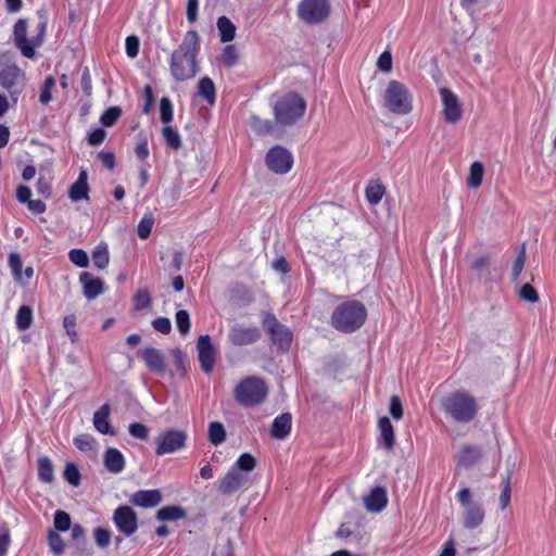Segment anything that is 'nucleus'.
Instances as JSON below:
<instances>
[{
    "mask_svg": "<svg viewBox=\"0 0 556 556\" xmlns=\"http://www.w3.org/2000/svg\"><path fill=\"white\" fill-rule=\"evenodd\" d=\"M483 175H484L483 164L478 161L473 162L469 168L467 185L473 189L479 188L482 184Z\"/></svg>",
    "mask_w": 556,
    "mask_h": 556,
    "instance_id": "c9c22d12",
    "label": "nucleus"
},
{
    "mask_svg": "<svg viewBox=\"0 0 556 556\" xmlns=\"http://www.w3.org/2000/svg\"><path fill=\"white\" fill-rule=\"evenodd\" d=\"M216 26L219 33V40L223 43L230 42L236 37V25L228 18L223 15L217 18Z\"/></svg>",
    "mask_w": 556,
    "mask_h": 556,
    "instance_id": "c756f323",
    "label": "nucleus"
},
{
    "mask_svg": "<svg viewBox=\"0 0 556 556\" xmlns=\"http://www.w3.org/2000/svg\"><path fill=\"white\" fill-rule=\"evenodd\" d=\"M53 525L56 531L66 532L72 527L70 514L61 509L56 510L53 517Z\"/></svg>",
    "mask_w": 556,
    "mask_h": 556,
    "instance_id": "79ce46f5",
    "label": "nucleus"
},
{
    "mask_svg": "<svg viewBox=\"0 0 556 556\" xmlns=\"http://www.w3.org/2000/svg\"><path fill=\"white\" fill-rule=\"evenodd\" d=\"M134 301H135V308L137 311H141V309H144L150 306L152 299H151V295L148 290H139L135 294Z\"/></svg>",
    "mask_w": 556,
    "mask_h": 556,
    "instance_id": "13d9d810",
    "label": "nucleus"
},
{
    "mask_svg": "<svg viewBox=\"0 0 556 556\" xmlns=\"http://www.w3.org/2000/svg\"><path fill=\"white\" fill-rule=\"evenodd\" d=\"M163 500L162 493L157 489L153 490H139L135 492L129 502L138 507L152 508L157 506Z\"/></svg>",
    "mask_w": 556,
    "mask_h": 556,
    "instance_id": "412c9836",
    "label": "nucleus"
},
{
    "mask_svg": "<svg viewBox=\"0 0 556 556\" xmlns=\"http://www.w3.org/2000/svg\"><path fill=\"white\" fill-rule=\"evenodd\" d=\"M227 338L235 346L250 345L261 339V330L256 326L235 324L230 327Z\"/></svg>",
    "mask_w": 556,
    "mask_h": 556,
    "instance_id": "2eb2a0df",
    "label": "nucleus"
},
{
    "mask_svg": "<svg viewBox=\"0 0 556 556\" xmlns=\"http://www.w3.org/2000/svg\"><path fill=\"white\" fill-rule=\"evenodd\" d=\"M111 407L109 404H103L93 415V426L97 431L102 434L114 435L115 431L111 426L109 416Z\"/></svg>",
    "mask_w": 556,
    "mask_h": 556,
    "instance_id": "cd10ccee",
    "label": "nucleus"
},
{
    "mask_svg": "<svg viewBox=\"0 0 556 556\" xmlns=\"http://www.w3.org/2000/svg\"><path fill=\"white\" fill-rule=\"evenodd\" d=\"M176 326L178 331L185 336L190 331V316L189 313L185 309H180L176 313L175 316Z\"/></svg>",
    "mask_w": 556,
    "mask_h": 556,
    "instance_id": "3c124183",
    "label": "nucleus"
},
{
    "mask_svg": "<svg viewBox=\"0 0 556 556\" xmlns=\"http://www.w3.org/2000/svg\"><path fill=\"white\" fill-rule=\"evenodd\" d=\"M48 545L50 552L55 556L62 555L65 551V543L62 536L52 529L48 531Z\"/></svg>",
    "mask_w": 556,
    "mask_h": 556,
    "instance_id": "ea45409f",
    "label": "nucleus"
},
{
    "mask_svg": "<svg viewBox=\"0 0 556 556\" xmlns=\"http://www.w3.org/2000/svg\"><path fill=\"white\" fill-rule=\"evenodd\" d=\"M220 60L226 67L235 66L239 61V53L236 46H226L222 51Z\"/></svg>",
    "mask_w": 556,
    "mask_h": 556,
    "instance_id": "37998d69",
    "label": "nucleus"
},
{
    "mask_svg": "<svg viewBox=\"0 0 556 556\" xmlns=\"http://www.w3.org/2000/svg\"><path fill=\"white\" fill-rule=\"evenodd\" d=\"M94 540L100 548L109 546L111 541V532L105 528L98 527L94 529Z\"/></svg>",
    "mask_w": 556,
    "mask_h": 556,
    "instance_id": "052dcab7",
    "label": "nucleus"
},
{
    "mask_svg": "<svg viewBox=\"0 0 556 556\" xmlns=\"http://www.w3.org/2000/svg\"><path fill=\"white\" fill-rule=\"evenodd\" d=\"M519 298L523 301L535 303L539 301V293L530 283H525L519 290Z\"/></svg>",
    "mask_w": 556,
    "mask_h": 556,
    "instance_id": "6e6d98bb",
    "label": "nucleus"
},
{
    "mask_svg": "<svg viewBox=\"0 0 556 556\" xmlns=\"http://www.w3.org/2000/svg\"><path fill=\"white\" fill-rule=\"evenodd\" d=\"M226 440V430L222 422L212 421L208 425V441L213 445H219Z\"/></svg>",
    "mask_w": 556,
    "mask_h": 556,
    "instance_id": "4c0bfd02",
    "label": "nucleus"
},
{
    "mask_svg": "<svg viewBox=\"0 0 556 556\" xmlns=\"http://www.w3.org/2000/svg\"><path fill=\"white\" fill-rule=\"evenodd\" d=\"M273 110L278 125L283 127L293 126L304 116L306 101L298 92L290 91L276 101Z\"/></svg>",
    "mask_w": 556,
    "mask_h": 556,
    "instance_id": "20e7f679",
    "label": "nucleus"
},
{
    "mask_svg": "<svg viewBox=\"0 0 556 556\" xmlns=\"http://www.w3.org/2000/svg\"><path fill=\"white\" fill-rule=\"evenodd\" d=\"M187 441V434L181 430L167 429L160 433L156 438L155 454L163 456L165 454H172L176 451L185 447Z\"/></svg>",
    "mask_w": 556,
    "mask_h": 556,
    "instance_id": "9b49d317",
    "label": "nucleus"
},
{
    "mask_svg": "<svg viewBox=\"0 0 556 556\" xmlns=\"http://www.w3.org/2000/svg\"><path fill=\"white\" fill-rule=\"evenodd\" d=\"M160 119L165 126L173 121V104L167 97L160 100Z\"/></svg>",
    "mask_w": 556,
    "mask_h": 556,
    "instance_id": "49530a36",
    "label": "nucleus"
},
{
    "mask_svg": "<svg viewBox=\"0 0 556 556\" xmlns=\"http://www.w3.org/2000/svg\"><path fill=\"white\" fill-rule=\"evenodd\" d=\"M54 86H55V79L52 76L46 77L42 88H41V91H40V96H39V101L42 104H48L51 101V99H52L51 91Z\"/></svg>",
    "mask_w": 556,
    "mask_h": 556,
    "instance_id": "5fc2aeb1",
    "label": "nucleus"
},
{
    "mask_svg": "<svg viewBox=\"0 0 556 556\" xmlns=\"http://www.w3.org/2000/svg\"><path fill=\"white\" fill-rule=\"evenodd\" d=\"M162 135L165 140L167 148L172 150H179L182 146L181 137L178 131L172 126H164L162 129Z\"/></svg>",
    "mask_w": 556,
    "mask_h": 556,
    "instance_id": "e433bc0d",
    "label": "nucleus"
},
{
    "mask_svg": "<svg viewBox=\"0 0 556 556\" xmlns=\"http://www.w3.org/2000/svg\"><path fill=\"white\" fill-rule=\"evenodd\" d=\"M470 269L473 279L483 285L495 282L501 278L500 271L492 267L491 257L488 254L476 257L470 265Z\"/></svg>",
    "mask_w": 556,
    "mask_h": 556,
    "instance_id": "ddd939ff",
    "label": "nucleus"
},
{
    "mask_svg": "<svg viewBox=\"0 0 556 556\" xmlns=\"http://www.w3.org/2000/svg\"><path fill=\"white\" fill-rule=\"evenodd\" d=\"M122 115V109L119 106H110L106 109L100 117V122L104 127L113 126Z\"/></svg>",
    "mask_w": 556,
    "mask_h": 556,
    "instance_id": "a18cd8bd",
    "label": "nucleus"
},
{
    "mask_svg": "<svg viewBox=\"0 0 556 556\" xmlns=\"http://www.w3.org/2000/svg\"><path fill=\"white\" fill-rule=\"evenodd\" d=\"M198 358L201 369L211 374L216 363V349L208 334L200 336L197 341Z\"/></svg>",
    "mask_w": 556,
    "mask_h": 556,
    "instance_id": "dca6fc26",
    "label": "nucleus"
},
{
    "mask_svg": "<svg viewBox=\"0 0 556 556\" xmlns=\"http://www.w3.org/2000/svg\"><path fill=\"white\" fill-rule=\"evenodd\" d=\"M262 325L278 350L288 351L290 349L293 334L274 314L264 313Z\"/></svg>",
    "mask_w": 556,
    "mask_h": 556,
    "instance_id": "9d476101",
    "label": "nucleus"
},
{
    "mask_svg": "<svg viewBox=\"0 0 556 556\" xmlns=\"http://www.w3.org/2000/svg\"><path fill=\"white\" fill-rule=\"evenodd\" d=\"M378 427L380 431L378 439L379 445L387 451H391L395 443V435L390 419L387 416L380 417L378 420Z\"/></svg>",
    "mask_w": 556,
    "mask_h": 556,
    "instance_id": "393cba45",
    "label": "nucleus"
},
{
    "mask_svg": "<svg viewBox=\"0 0 556 556\" xmlns=\"http://www.w3.org/2000/svg\"><path fill=\"white\" fill-rule=\"evenodd\" d=\"M92 261L97 268L104 269L110 262L109 249L104 242H101L92 251Z\"/></svg>",
    "mask_w": 556,
    "mask_h": 556,
    "instance_id": "f704fd0d",
    "label": "nucleus"
},
{
    "mask_svg": "<svg viewBox=\"0 0 556 556\" xmlns=\"http://www.w3.org/2000/svg\"><path fill=\"white\" fill-rule=\"evenodd\" d=\"M155 517L160 521H176L186 517V510L179 505H168L160 508Z\"/></svg>",
    "mask_w": 556,
    "mask_h": 556,
    "instance_id": "7c9ffc66",
    "label": "nucleus"
},
{
    "mask_svg": "<svg viewBox=\"0 0 556 556\" xmlns=\"http://www.w3.org/2000/svg\"><path fill=\"white\" fill-rule=\"evenodd\" d=\"M200 51V36L197 30H188L184 39L170 55V74L176 81L193 78L199 72L198 54Z\"/></svg>",
    "mask_w": 556,
    "mask_h": 556,
    "instance_id": "f257e3e1",
    "label": "nucleus"
},
{
    "mask_svg": "<svg viewBox=\"0 0 556 556\" xmlns=\"http://www.w3.org/2000/svg\"><path fill=\"white\" fill-rule=\"evenodd\" d=\"M79 281L83 285V293L88 300H93L104 292V281L88 271L79 275Z\"/></svg>",
    "mask_w": 556,
    "mask_h": 556,
    "instance_id": "4be33fe9",
    "label": "nucleus"
},
{
    "mask_svg": "<svg viewBox=\"0 0 556 556\" xmlns=\"http://www.w3.org/2000/svg\"><path fill=\"white\" fill-rule=\"evenodd\" d=\"M89 193L88 175L86 170H81L77 180L70 187L68 197L73 202L87 200Z\"/></svg>",
    "mask_w": 556,
    "mask_h": 556,
    "instance_id": "bb28decb",
    "label": "nucleus"
},
{
    "mask_svg": "<svg viewBox=\"0 0 556 556\" xmlns=\"http://www.w3.org/2000/svg\"><path fill=\"white\" fill-rule=\"evenodd\" d=\"M94 439L90 434H80L74 438V445L81 452L92 450Z\"/></svg>",
    "mask_w": 556,
    "mask_h": 556,
    "instance_id": "680f3d73",
    "label": "nucleus"
},
{
    "mask_svg": "<svg viewBox=\"0 0 556 556\" xmlns=\"http://www.w3.org/2000/svg\"><path fill=\"white\" fill-rule=\"evenodd\" d=\"M389 413L395 419L400 420L403 417V406L397 395H392L390 399Z\"/></svg>",
    "mask_w": 556,
    "mask_h": 556,
    "instance_id": "e2e57ef3",
    "label": "nucleus"
},
{
    "mask_svg": "<svg viewBox=\"0 0 556 556\" xmlns=\"http://www.w3.org/2000/svg\"><path fill=\"white\" fill-rule=\"evenodd\" d=\"M440 96L443 103V116L447 123H457L463 115V109L457 96L448 88H440Z\"/></svg>",
    "mask_w": 556,
    "mask_h": 556,
    "instance_id": "f3484780",
    "label": "nucleus"
},
{
    "mask_svg": "<svg viewBox=\"0 0 556 556\" xmlns=\"http://www.w3.org/2000/svg\"><path fill=\"white\" fill-rule=\"evenodd\" d=\"M71 530L72 540L76 542L77 546L87 544L86 530L81 525L75 523L71 527Z\"/></svg>",
    "mask_w": 556,
    "mask_h": 556,
    "instance_id": "0e129e2a",
    "label": "nucleus"
},
{
    "mask_svg": "<svg viewBox=\"0 0 556 556\" xmlns=\"http://www.w3.org/2000/svg\"><path fill=\"white\" fill-rule=\"evenodd\" d=\"M384 192H386V189H384V186L382 184H380V182H375V184L370 182L367 186L365 193H366L367 201L370 204L375 205V204H378L381 201Z\"/></svg>",
    "mask_w": 556,
    "mask_h": 556,
    "instance_id": "a19ab883",
    "label": "nucleus"
},
{
    "mask_svg": "<svg viewBox=\"0 0 556 556\" xmlns=\"http://www.w3.org/2000/svg\"><path fill=\"white\" fill-rule=\"evenodd\" d=\"M153 328L163 333L168 334L172 331V323L167 317H157L152 321Z\"/></svg>",
    "mask_w": 556,
    "mask_h": 556,
    "instance_id": "338daca9",
    "label": "nucleus"
},
{
    "mask_svg": "<svg viewBox=\"0 0 556 556\" xmlns=\"http://www.w3.org/2000/svg\"><path fill=\"white\" fill-rule=\"evenodd\" d=\"M482 458V450L477 445H465L457 456L458 465L470 468Z\"/></svg>",
    "mask_w": 556,
    "mask_h": 556,
    "instance_id": "c85d7f7f",
    "label": "nucleus"
},
{
    "mask_svg": "<svg viewBox=\"0 0 556 556\" xmlns=\"http://www.w3.org/2000/svg\"><path fill=\"white\" fill-rule=\"evenodd\" d=\"M33 323V309L28 305H22L16 313L15 324L20 331L30 328Z\"/></svg>",
    "mask_w": 556,
    "mask_h": 556,
    "instance_id": "72a5a7b5",
    "label": "nucleus"
},
{
    "mask_svg": "<svg viewBox=\"0 0 556 556\" xmlns=\"http://www.w3.org/2000/svg\"><path fill=\"white\" fill-rule=\"evenodd\" d=\"M291 425L292 415L290 413H282L274 419L270 428V435L277 440L286 439L291 431Z\"/></svg>",
    "mask_w": 556,
    "mask_h": 556,
    "instance_id": "a878e982",
    "label": "nucleus"
},
{
    "mask_svg": "<svg viewBox=\"0 0 556 556\" xmlns=\"http://www.w3.org/2000/svg\"><path fill=\"white\" fill-rule=\"evenodd\" d=\"M442 407L446 415L460 424L472 421L479 410L473 395L467 391H454L443 399Z\"/></svg>",
    "mask_w": 556,
    "mask_h": 556,
    "instance_id": "7ed1b4c3",
    "label": "nucleus"
},
{
    "mask_svg": "<svg viewBox=\"0 0 556 556\" xmlns=\"http://www.w3.org/2000/svg\"><path fill=\"white\" fill-rule=\"evenodd\" d=\"M367 308L361 301L349 300L340 303L330 317L331 326L343 333L358 330L366 321Z\"/></svg>",
    "mask_w": 556,
    "mask_h": 556,
    "instance_id": "f03ea898",
    "label": "nucleus"
},
{
    "mask_svg": "<svg viewBox=\"0 0 556 556\" xmlns=\"http://www.w3.org/2000/svg\"><path fill=\"white\" fill-rule=\"evenodd\" d=\"M456 500L464 507L463 526L465 529H476L484 521L485 510L481 503H472V492L465 486L456 494Z\"/></svg>",
    "mask_w": 556,
    "mask_h": 556,
    "instance_id": "6e6552de",
    "label": "nucleus"
},
{
    "mask_svg": "<svg viewBox=\"0 0 556 556\" xmlns=\"http://www.w3.org/2000/svg\"><path fill=\"white\" fill-rule=\"evenodd\" d=\"M265 164L275 174H287L293 165L292 154L281 146H275L266 153Z\"/></svg>",
    "mask_w": 556,
    "mask_h": 556,
    "instance_id": "f8f14e48",
    "label": "nucleus"
},
{
    "mask_svg": "<svg viewBox=\"0 0 556 556\" xmlns=\"http://www.w3.org/2000/svg\"><path fill=\"white\" fill-rule=\"evenodd\" d=\"M63 326L66 330V333L68 334L72 343H75L78 339V333L75 330L76 327V316L75 315H67L63 318Z\"/></svg>",
    "mask_w": 556,
    "mask_h": 556,
    "instance_id": "bf43d9fd",
    "label": "nucleus"
},
{
    "mask_svg": "<svg viewBox=\"0 0 556 556\" xmlns=\"http://www.w3.org/2000/svg\"><path fill=\"white\" fill-rule=\"evenodd\" d=\"M330 12L329 0H301L296 10L299 18L307 25L326 22Z\"/></svg>",
    "mask_w": 556,
    "mask_h": 556,
    "instance_id": "1a4fd4ad",
    "label": "nucleus"
},
{
    "mask_svg": "<svg viewBox=\"0 0 556 556\" xmlns=\"http://www.w3.org/2000/svg\"><path fill=\"white\" fill-rule=\"evenodd\" d=\"M129 434L139 440L149 439V429L141 422H131L128 427Z\"/></svg>",
    "mask_w": 556,
    "mask_h": 556,
    "instance_id": "4d7b16f0",
    "label": "nucleus"
},
{
    "mask_svg": "<svg viewBox=\"0 0 556 556\" xmlns=\"http://www.w3.org/2000/svg\"><path fill=\"white\" fill-rule=\"evenodd\" d=\"M68 258L73 264L80 268H86L89 265L88 254L81 249H73L68 253Z\"/></svg>",
    "mask_w": 556,
    "mask_h": 556,
    "instance_id": "864d4df0",
    "label": "nucleus"
},
{
    "mask_svg": "<svg viewBox=\"0 0 556 556\" xmlns=\"http://www.w3.org/2000/svg\"><path fill=\"white\" fill-rule=\"evenodd\" d=\"M526 263V245L522 244L513 264L511 278L517 281Z\"/></svg>",
    "mask_w": 556,
    "mask_h": 556,
    "instance_id": "de8ad7c7",
    "label": "nucleus"
},
{
    "mask_svg": "<svg viewBox=\"0 0 556 556\" xmlns=\"http://www.w3.org/2000/svg\"><path fill=\"white\" fill-rule=\"evenodd\" d=\"M198 94L206 100L210 105L216 101V89L214 81L210 77H203L198 83Z\"/></svg>",
    "mask_w": 556,
    "mask_h": 556,
    "instance_id": "2f4dec72",
    "label": "nucleus"
},
{
    "mask_svg": "<svg viewBox=\"0 0 556 556\" xmlns=\"http://www.w3.org/2000/svg\"><path fill=\"white\" fill-rule=\"evenodd\" d=\"M268 394L264 379L249 376L239 381L233 389L236 402L243 407H253L262 404Z\"/></svg>",
    "mask_w": 556,
    "mask_h": 556,
    "instance_id": "39448f33",
    "label": "nucleus"
},
{
    "mask_svg": "<svg viewBox=\"0 0 556 556\" xmlns=\"http://www.w3.org/2000/svg\"><path fill=\"white\" fill-rule=\"evenodd\" d=\"M25 83V72L11 60L9 53H2L0 55V86L10 93L13 102H16L23 92Z\"/></svg>",
    "mask_w": 556,
    "mask_h": 556,
    "instance_id": "423d86ee",
    "label": "nucleus"
},
{
    "mask_svg": "<svg viewBox=\"0 0 556 556\" xmlns=\"http://www.w3.org/2000/svg\"><path fill=\"white\" fill-rule=\"evenodd\" d=\"M141 357L148 369L155 375H164L166 370V362L164 354L152 346L142 350Z\"/></svg>",
    "mask_w": 556,
    "mask_h": 556,
    "instance_id": "aec40b11",
    "label": "nucleus"
},
{
    "mask_svg": "<svg viewBox=\"0 0 556 556\" xmlns=\"http://www.w3.org/2000/svg\"><path fill=\"white\" fill-rule=\"evenodd\" d=\"M13 39L15 47L21 51L22 55L28 59L35 56L34 45L27 38V20L20 18L13 26Z\"/></svg>",
    "mask_w": 556,
    "mask_h": 556,
    "instance_id": "a211bd4d",
    "label": "nucleus"
},
{
    "mask_svg": "<svg viewBox=\"0 0 556 556\" xmlns=\"http://www.w3.org/2000/svg\"><path fill=\"white\" fill-rule=\"evenodd\" d=\"M9 266L12 270V275L16 281L22 280V268L23 263L17 252H12L9 255Z\"/></svg>",
    "mask_w": 556,
    "mask_h": 556,
    "instance_id": "603ef678",
    "label": "nucleus"
},
{
    "mask_svg": "<svg viewBox=\"0 0 556 556\" xmlns=\"http://www.w3.org/2000/svg\"><path fill=\"white\" fill-rule=\"evenodd\" d=\"M103 465L111 473H119L125 468V457L116 447H108L103 454Z\"/></svg>",
    "mask_w": 556,
    "mask_h": 556,
    "instance_id": "5701e85b",
    "label": "nucleus"
},
{
    "mask_svg": "<svg viewBox=\"0 0 556 556\" xmlns=\"http://www.w3.org/2000/svg\"><path fill=\"white\" fill-rule=\"evenodd\" d=\"M112 519L118 531L126 536L132 535L138 529L137 513L128 505L118 506Z\"/></svg>",
    "mask_w": 556,
    "mask_h": 556,
    "instance_id": "4468645a",
    "label": "nucleus"
},
{
    "mask_svg": "<svg viewBox=\"0 0 556 556\" xmlns=\"http://www.w3.org/2000/svg\"><path fill=\"white\" fill-rule=\"evenodd\" d=\"M383 99L384 106L394 114L406 115L413 110V96L399 80H391L388 84Z\"/></svg>",
    "mask_w": 556,
    "mask_h": 556,
    "instance_id": "0eeeda50",
    "label": "nucleus"
},
{
    "mask_svg": "<svg viewBox=\"0 0 556 556\" xmlns=\"http://www.w3.org/2000/svg\"><path fill=\"white\" fill-rule=\"evenodd\" d=\"M106 132L103 128H94L92 131L88 134L87 140L90 146H99L105 139Z\"/></svg>",
    "mask_w": 556,
    "mask_h": 556,
    "instance_id": "774afa93",
    "label": "nucleus"
},
{
    "mask_svg": "<svg viewBox=\"0 0 556 556\" xmlns=\"http://www.w3.org/2000/svg\"><path fill=\"white\" fill-rule=\"evenodd\" d=\"M154 224V217L151 215H144L137 226V233L140 239H148L151 235V230Z\"/></svg>",
    "mask_w": 556,
    "mask_h": 556,
    "instance_id": "09e8293b",
    "label": "nucleus"
},
{
    "mask_svg": "<svg viewBox=\"0 0 556 556\" xmlns=\"http://www.w3.org/2000/svg\"><path fill=\"white\" fill-rule=\"evenodd\" d=\"M366 508L372 513L381 511L388 504L387 491L382 486H375L364 498Z\"/></svg>",
    "mask_w": 556,
    "mask_h": 556,
    "instance_id": "b1692460",
    "label": "nucleus"
},
{
    "mask_svg": "<svg viewBox=\"0 0 556 556\" xmlns=\"http://www.w3.org/2000/svg\"><path fill=\"white\" fill-rule=\"evenodd\" d=\"M510 480H511V473L507 472L506 477L503 479V490L500 495L501 509H505L510 502V495H511Z\"/></svg>",
    "mask_w": 556,
    "mask_h": 556,
    "instance_id": "8fccbe9b",
    "label": "nucleus"
},
{
    "mask_svg": "<svg viewBox=\"0 0 556 556\" xmlns=\"http://www.w3.org/2000/svg\"><path fill=\"white\" fill-rule=\"evenodd\" d=\"M249 482V477L232 467L219 481L218 490L224 495H231Z\"/></svg>",
    "mask_w": 556,
    "mask_h": 556,
    "instance_id": "6ab92c4d",
    "label": "nucleus"
},
{
    "mask_svg": "<svg viewBox=\"0 0 556 556\" xmlns=\"http://www.w3.org/2000/svg\"><path fill=\"white\" fill-rule=\"evenodd\" d=\"M64 479L73 486H78L80 484L81 475L78 469V466L74 463H66L64 471Z\"/></svg>",
    "mask_w": 556,
    "mask_h": 556,
    "instance_id": "c03bdc74",
    "label": "nucleus"
},
{
    "mask_svg": "<svg viewBox=\"0 0 556 556\" xmlns=\"http://www.w3.org/2000/svg\"><path fill=\"white\" fill-rule=\"evenodd\" d=\"M231 467L247 475L256 467V459L252 454L243 453Z\"/></svg>",
    "mask_w": 556,
    "mask_h": 556,
    "instance_id": "58836bf2",
    "label": "nucleus"
},
{
    "mask_svg": "<svg viewBox=\"0 0 556 556\" xmlns=\"http://www.w3.org/2000/svg\"><path fill=\"white\" fill-rule=\"evenodd\" d=\"M38 479L45 483H52L54 481V467L51 459L47 456L39 457L38 459Z\"/></svg>",
    "mask_w": 556,
    "mask_h": 556,
    "instance_id": "473e14b6",
    "label": "nucleus"
},
{
    "mask_svg": "<svg viewBox=\"0 0 556 556\" xmlns=\"http://www.w3.org/2000/svg\"><path fill=\"white\" fill-rule=\"evenodd\" d=\"M140 41L135 35L126 38V53L129 58H136L139 53Z\"/></svg>",
    "mask_w": 556,
    "mask_h": 556,
    "instance_id": "69168bd1",
    "label": "nucleus"
}]
</instances>
